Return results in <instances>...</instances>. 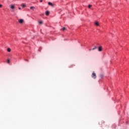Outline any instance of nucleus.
I'll return each instance as SVG.
<instances>
[{
  "label": "nucleus",
  "mask_w": 129,
  "mask_h": 129,
  "mask_svg": "<svg viewBox=\"0 0 129 129\" xmlns=\"http://www.w3.org/2000/svg\"><path fill=\"white\" fill-rule=\"evenodd\" d=\"M19 10H21V8H19Z\"/></svg>",
  "instance_id": "obj_18"
},
{
  "label": "nucleus",
  "mask_w": 129,
  "mask_h": 129,
  "mask_svg": "<svg viewBox=\"0 0 129 129\" xmlns=\"http://www.w3.org/2000/svg\"><path fill=\"white\" fill-rule=\"evenodd\" d=\"M95 26H99V24H98V22H96L95 23Z\"/></svg>",
  "instance_id": "obj_8"
},
{
  "label": "nucleus",
  "mask_w": 129,
  "mask_h": 129,
  "mask_svg": "<svg viewBox=\"0 0 129 129\" xmlns=\"http://www.w3.org/2000/svg\"><path fill=\"white\" fill-rule=\"evenodd\" d=\"M92 78H94V79H95L96 78V74L93 72L92 74Z\"/></svg>",
  "instance_id": "obj_1"
},
{
  "label": "nucleus",
  "mask_w": 129,
  "mask_h": 129,
  "mask_svg": "<svg viewBox=\"0 0 129 129\" xmlns=\"http://www.w3.org/2000/svg\"><path fill=\"white\" fill-rule=\"evenodd\" d=\"M21 7L22 8H25L26 7V4H21Z\"/></svg>",
  "instance_id": "obj_7"
},
{
  "label": "nucleus",
  "mask_w": 129,
  "mask_h": 129,
  "mask_svg": "<svg viewBox=\"0 0 129 129\" xmlns=\"http://www.w3.org/2000/svg\"><path fill=\"white\" fill-rule=\"evenodd\" d=\"M91 7H92V5H89V6H88L89 9H91Z\"/></svg>",
  "instance_id": "obj_14"
},
{
  "label": "nucleus",
  "mask_w": 129,
  "mask_h": 129,
  "mask_svg": "<svg viewBox=\"0 0 129 129\" xmlns=\"http://www.w3.org/2000/svg\"><path fill=\"white\" fill-rule=\"evenodd\" d=\"M45 15H46V16H49V15H50V12L46 11L45 12Z\"/></svg>",
  "instance_id": "obj_4"
},
{
  "label": "nucleus",
  "mask_w": 129,
  "mask_h": 129,
  "mask_svg": "<svg viewBox=\"0 0 129 129\" xmlns=\"http://www.w3.org/2000/svg\"><path fill=\"white\" fill-rule=\"evenodd\" d=\"M7 63H8V64H10V59H8V60H7Z\"/></svg>",
  "instance_id": "obj_15"
},
{
  "label": "nucleus",
  "mask_w": 129,
  "mask_h": 129,
  "mask_svg": "<svg viewBox=\"0 0 129 129\" xmlns=\"http://www.w3.org/2000/svg\"><path fill=\"white\" fill-rule=\"evenodd\" d=\"M40 3H42L43 2V0H40Z\"/></svg>",
  "instance_id": "obj_17"
},
{
  "label": "nucleus",
  "mask_w": 129,
  "mask_h": 129,
  "mask_svg": "<svg viewBox=\"0 0 129 129\" xmlns=\"http://www.w3.org/2000/svg\"><path fill=\"white\" fill-rule=\"evenodd\" d=\"M11 9H12V10H14V9H15V5H11Z\"/></svg>",
  "instance_id": "obj_6"
},
{
  "label": "nucleus",
  "mask_w": 129,
  "mask_h": 129,
  "mask_svg": "<svg viewBox=\"0 0 129 129\" xmlns=\"http://www.w3.org/2000/svg\"><path fill=\"white\" fill-rule=\"evenodd\" d=\"M65 30H66V28L65 27H63L61 29L62 31H65Z\"/></svg>",
  "instance_id": "obj_11"
},
{
  "label": "nucleus",
  "mask_w": 129,
  "mask_h": 129,
  "mask_svg": "<svg viewBox=\"0 0 129 129\" xmlns=\"http://www.w3.org/2000/svg\"><path fill=\"white\" fill-rule=\"evenodd\" d=\"M19 22L20 24H23V23H24V20L23 19H20Z\"/></svg>",
  "instance_id": "obj_3"
},
{
  "label": "nucleus",
  "mask_w": 129,
  "mask_h": 129,
  "mask_svg": "<svg viewBox=\"0 0 129 129\" xmlns=\"http://www.w3.org/2000/svg\"><path fill=\"white\" fill-rule=\"evenodd\" d=\"M39 24L40 25H42V24H43V22H42V21H39Z\"/></svg>",
  "instance_id": "obj_13"
},
{
  "label": "nucleus",
  "mask_w": 129,
  "mask_h": 129,
  "mask_svg": "<svg viewBox=\"0 0 129 129\" xmlns=\"http://www.w3.org/2000/svg\"><path fill=\"white\" fill-rule=\"evenodd\" d=\"M89 51H91V49H89Z\"/></svg>",
  "instance_id": "obj_19"
},
{
  "label": "nucleus",
  "mask_w": 129,
  "mask_h": 129,
  "mask_svg": "<svg viewBox=\"0 0 129 129\" xmlns=\"http://www.w3.org/2000/svg\"><path fill=\"white\" fill-rule=\"evenodd\" d=\"M95 49H97V46H95L93 48H92V50H95Z\"/></svg>",
  "instance_id": "obj_12"
},
{
  "label": "nucleus",
  "mask_w": 129,
  "mask_h": 129,
  "mask_svg": "<svg viewBox=\"0 0 129 129\" xmlns=\"http://www.w3.org/2000/svg\"><path fill=\"white\" fill-rule=\"evenodd\" d=\"M7 51H8V52H11V51H12V50L11 49V48H8L7 49Z\"/></svg>",
  "instance_id": "obj_9"
},
{
  "label": "nucleus",
  "mask_w": 129,
  "mask_h": 129,
  "mask_svg": "<svg viewBox=\"0 0 129 129\" xmlns=\"http://www.w3.org/2000/svg\"><path fill=\"white\" fill-rule=\"evenodd\" d=\"M34 9H35V7H34L33 6L30 7V10H34Z\"/></svg>",
  "instance_id": "obj_10"
},
{
  "label": "nucleus",
  "mask_w": 129,
  "mask_h": 129,
  "mask_svg": "<svg viewBox=\"0 0 129 129\" xmlns=\"http://www.w3.org/2000/svg\"><path fill=\"white\" fill-rule=\"evenodd\" d=\"M99 52H101L102 51V46H99L98 49Z\"/></svg>",
  "instance_id": "obj_2"
},
{
  "label": "nucleus",
  "mask_w": 129,
  "mask_h": 129,
  "mask_svg": "<svg viewBox=\"0 0 129 129\" xmlns=\"http://www.w3.org/2000/svg\"><path fill=\"white\" fill-rule=\"evenodd\" d=\"M48 5L49 6H50L51 7H53V6H54V5H53V4H52L51 2H48Z\"/></svg>",
  "instance_id": "obj_5"
},
{
  "label": "nucleus",
  "mask_w": 129,
  "mask_h": 129,
  "mask_svg": "<svg viewBox=\"0 0 129 129\" xmlns=\"http://www.w3.org/2000/svg\"><path fill=\"white\" fill-rule=\"evenodd\" d=\"M2 7H3L2 5H0V8H2Z\"/></svg>",
  "instance_id": "obj_16"
}]
</instances>
